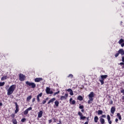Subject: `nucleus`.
Listing matches in <instances>:
<instances>
[{
  "instance_id": "obj_1",
  "label": "nucleus",
  "mask_w": 124,
  "mask_h": 124,
  "mask_svg": "<svg viewBox=\"0 0 124 124\" xmlns=\"http://www.w3.org/2000/svg\"><path fill=\"white\" fill-rule=\"evenodd\" d=\"M16 89V85H12L11 86L7 91V95H11L13 93V92L15 91Z\"/></svg>"
},
{
  "instance_id": "obj_2",
  "label": "nucleus",
  "mask_w": 124,
  "mask_h": 124,
  "mask_svg": "<svg viewBox=\"0 0 124 124\" xmlns=\"http://www.w3.org/2000/svg\"><path fill=\"white\" fill-rule=\"evenodd\" d=\"M26 85H28V86H29V87H31V88H32V89H34V88H35V87H36V85L35 84V83H34L33 82H30L29 81H26Z\"/></svg>"
},
{
  "instance_id": "obj_3",
  "label": "nucleus",
  "mask_w": 124,
  "mask_h": 124,
  "mask_svg": "<svg viewBox=\"0 0 124 124\" xmlns=\"http://www.w3.org/2000/svg\"><path fill=\"white\" fill-rule=\"evenodd\" d=\"M46 92L47 94H53V91H51V89L49 87H46Z\"/></svg>"
},
{
  "instance_id": "obj_4",
  "label": "nucleus",
  "mask_w": 124,
  "mask_h": 124,
  "mask_svg": "<svg viewBox=\"0 0 124 124\" xmlns=\"http://www.w3.org/2000/svg\"><path fill=\"white\" fill-rule=\"evenodd\" d=\"M19 76L20 81H21V82H23V81H24L25 78H26L25 75L22 74H20Z\"/></svg>"
},
{
  "instance_id": "obj_5",
  "label": "nucleus",
  "mask_w": 124,
  "mask_h": 124,
  "mask_svg": "<svg viewBox=\"0 0 124 124\" xmlns=\"http://www.w3.org/2000/svg\"><path fill=\"white\" fill-rule=\"evenodd\" d=\"M15 104L16 105V108L15 113V114H17L18 112H19V106H18V104L17 103V102H15Z\"/></svg>"
},
{
  "instance_id": "obj_6",
  "label": "nucleus",
  "mask_w": 124,
  "mask_h": 124,
  "mask_svg": "<svg viewBox=\"0 0 124 124\" xmlns=\"http://www.w3.org/2000/svg\"><path fill=\"white\" fill-rule=\"evenodd\" d=\"M32 108L31 107H30L28 108H27L26 110H25L24 112V115H28L29 111H31Z\"/></svg>"
},
{
  "instance_id": "obj_7",
  "label": "nucleus",
  "mask_w": 124,
  "mask_h": 124,
  "mask_svg": "<svg viewBox=\"0 0 124 124\" xmlns=\"http://www.w3.org/2000/svg\"><path fill=\"white\" fill-rule=\"evenodd\" d=\"M42 80H43V78H37L34 79L35 82H40V81H42Z\"/></svg>"
},
{
  "instance_id": "obj_8",
  "label": "nucleus",
  "mask_w": 124,
  "mask_h": 124,
  "mask_svg": "<svg viewBox=\"0 0 124 124\" xmlns=\"http://www.w3.org/2000/svg\"><path fill=\"white\" fill-rule=\"evenodd\" d=\"M116 111V108H115V107H112L111 108V109H110V112L111 113L114 115V113H115V111Z\"/></svg>"
},
{
  "instance_id": "obj_9",
  "label": "nucleus",
  "mask_w": 124,
  "mask_h": 124,
  "mask_svg": "<svg viewBox=\"0 0 124 124\" xmlns=\"http://www.w3.org/2000/svg\"><path fill=\"white\" fill-rule=\"evenodd\" d=\"M118 51H119V53L121 54V56H124V49H120Z\"/></svg>"
},
{
  "instance_id": "obj_10",
  "label": "nucleus",
  "mask_w": 124,
  "mask_h": 124,
  "mask_svg": "<svg viewBox=\"0 0 124 124\" xmlns=\"http://www.w3.org/2000/svg\"><path fill=\"white\" fill-rule=\"evenodd\" d=\"M42 115H43V111L42 110H40L38 114V118H41L42 117Z\"/></svg>"
},
{
  "instance_id": "obj_11",
  "label": "nucleus",
  "mask_w": 124,
  "mask_h": 124,
  "mask_svg": "<svg viewBox=\"0 0 124 124\" xmlns=\"http://www.w3.org/2000/svg\"><path fill=\"white\" fill-rule=\"evenodd\" d=\"M108 77V76L107 75L101 76V78L102 80H104L105 79H106V78H107Z\"/></svg>"
},
{
  "instance_id": "obj_12",
  "label": "nucleus",
  "mask_w": 124,
  "mask_h": 124,
  "mask_svg": "<svg viewBox=\"0 0 124 124\" xmlns=\"http://www.w3.org/2000/svg\"><path fill=\"white\" fill-rule=\"evenodd\" d=\"M55 100H56L55 98H52L48 102L47 104H50V103H52L54 102V101H55Z\"/></svg>"
},
{
  "instance_id": "obj_13",
  "label": "nucleus",
  "mask_w": 124,
  "mask_h": 124,
  "mask_svg": "<svg viewBox=\"0 0 124 124\" xmlns=\"http://www.w3.org/2000/svg\"><path fill=\"white\" fill-rule=\"evenodd\" d=\"M100 122L101 124H104L105 123V120H104V119L101 118L100 119Z\"/></svg>"
},
{
  "instance_id": "obj_14",
  "label": "nucleus",
  "mask_w": 124,
  "mask_h": 124,
  "mask_svg": "<svg viewBox=\"0 0 124 124\" xmlns=\"http://www.w3.org/2000/svg\"><path fill=\"white\" fill-rule=\"evenodd\" d=\"M93 101V97H89V100L88 101V103H89V104H90V103H92V101Z\"/></svg>"
},
{
  "instance_id": "obj_15",
  "label": "nucleus",
  "mask_w": 124,
  "mask_h": 124,
  "mask_svg": "<svg viewBox=\"0 0 124 124\" xmlns=\"http://www.w3.org/2000/svg\"><path fill=\"white\" fill-rule=\"evenodd\" d=\"M54 103L56 107H59V104H60V102H59V101L56 100Z\"/></svg>"
},
{
  "instance_id": "obj_16",
  "label": "nucleus",
  "mask_w": 124,
  "mask_h": 124,
  "mask_svg": "<svg viewBox=\"0 0 124 124\" xmlns=\"http://www.w3.org/2000/svg\"><path fill=\"white\" fill-rule=\"evenodd\" d=\"M94 121L95 123H97V122L98 121V117L95 116L94 118Z\"/></svg>"
},
{
  "instance_id": "obj_17",
  "label": "nucleus",
  "mask_w": 124,
  "mask_h": 124,
  "mask_svg": "<svg viewBox=\"0 0 124 124\" xmlns=\"http://www.w3.org/2000/svg\"><path fill=\"white\" fill-rule=\"evenodd\" d=\"M78 99L80 101H81V100H83V97H82V96L79 95L78 97Z\"/></svg>"
},
{
  "instance_id": "obj_18",
  "label": "nucleus",
  "mask_w": 124,
  "mask_h": 124,
  "mask_svg": "<svg viewBox=\"0 0 124 124\" xmlns=\"http://www.w3.org/2000/svg\"><path fill=\"white\" fill-rule=\"evenodd\" d=\"M6 79H7V77L4 76L1 78V81H4V80H6Z\"/></svg>"
},
{
  "instance_id": "obj_19",
  "label": "nucleus",
  "mask_w": 124,
  "mask_h": 124,
  "mask_svg": "<svg viewBox=\"0 0 124 124\" xmlns=\"http://www.w3.org/2000/svg\"><path fill=\"white\" fill-rule=\"evenodd\" d=\"M117 116L118 117V119L120 120V121H121V120H122V116H121V114L117 113Z\"/></svg>"
},
{
  "instance_id": "obj_20",
  "label": "nucleus",
  "mask_w": 124,
  "mask_h": 124,
  "mask_svg": "<svg viewBox=\"0 0 124 124\" xmlns=\"http://www.w3.org/2000/svg\"><path fill=\"white\" fill-rule=\"evenodd\" d=\"M124 39H121L119 40V41L118 42V43H119V44H122V43H124Z\"/></svg>"
},
{
  "instance_id": "obj_21",
  "label": "nucleus",
  "mask_w": 124,
  "mask_h": 124,
  "mask_svg": "<svg viewBox=\"0 0 124 124\" xmlns=\"http://www.w3.org/2000/svg\"><path fill=\"white\" fill-rule=\"evenodd\" d=\"M103 113V111L101 110H99L98 111V115H102Z\"/></svg>"
},
{
  "instance_id": "obj_22",
  "label": "nucleus",
  "mask_w": 124,
  "mask_h": 124,
  "mask_svg": "<svg viewBox=\"0 0 124 124\" xmlns=\"http://www.w3.org/2000/svg\"><path fill=\"white\" fill-rule=\"evenodd\" d=\"M89 97H93V92H91L89 95Z\"/></svg>"
},
{
  "instance_id": "obj_23",
  "label": "nucleus",
  "mask_w": 124,
  "mask_h": 124,
  "mask_svg": "<svg viewBox=\"0 0 124 124\" xmlns=\"http://www.w3.org/2000/svg\"><path fill=\"white\" fill-rule=\"evenodd\" d=\"M60 99L61 100H63L66 99V97L65 96H61Z\"/></svg>"
},
{
  "instance_id": "obj_24",
  "label": "nucleus",
  "mask_w": 124,
  "mask_h": 124,
  "mask_svg": "<svg viewBox=\"0 0 124 124\" xmlns=\"http://www.w3.org/2000/svg\"><path fill=\"white\" fill-rule=\"evenodd\" d=\"M31 95H30L29 96H28L27 98V101H30L31 99Z\"/></svg>"
},
{
  "instance_id": "obj_25",
  "label": "nucleus",
  "mask_w": 124,
  "mask_h": 124,
  "mask_svg": "<svg viewBox=\"0 0 124 124\" xmlns=\"http://www.w3.org/2000/svg\"><path fill=\"white\" fill-rule=\"evenodd\" d=\"M100 82H101V85H103L104 84V80L103 79H99Z\"/></svg>"
},
{
  "instance_id": "obj_26",
  "label": "nucleus",
  "mask_w": 124,
  "mask_h": 124,
  "mask_svg": "<svg viewBox=\"0 0 124 124\" xmlns=\"http://www.w3.org/2000/svg\"><path fill=\"white\" fill-rule=\"evenodd\" d=\"M13 123L14 124H17V121L16 120V119L13 120Z\"/></svg>"
},
{
  "instance_id": "obj_27",
  "label": "nucleus",
  "mask_w": 124,
  "mask_h": 124,
  "mask_svg": "<svg viewBox=\"0 0 124 124\" xmlns=\"http://www.w3.org/2000/svg\"><path fill=\"white\" fill-rule=\"evenodd\" d=\"M4 82H0V87H2L3 86H4Z\"/></svg>"
},
{
  "instance_id": "obj_28",
  "label": "nucleus",
  "mask_w": 124,
  "mask_h": 124,
  "mask_svg": "<svg viewBox=\"0 0 124 124\" xmlns=\"http://www.w3.org/2000/svg\"><path fill=\"white\" fill-rule=\"evenodd\" d=\"M86 116H80V120H85V119H86Z\"/></svg>"
},
{
  "instance_id": "obj_29",
  "label": "nucleus",
  "mask_w": 124,
  "mask_h": 124,
  "mask_svg": "<svg viewBox=\"0 0 124 124\" xmlns=\"http://www.w3.org/2000/svg\"><path fill=\"white\" fill-rule=\"evenodd\" d=\"M58 93H60V91H58L57 92L53 94L54 96H55V95H57Z\"/></svg>"
},
{
  "instance_id": "obj_30",
  "label": "nucleus",
  "mask_w": 124,
  "mask_h": 124,
  "mask_svg": "<svg viewBox=\"0 0 124 124\" xmlns=\"http://www.w3.org/2000/svg\"><path fill=\"white\" fill-rule=\"evenodd\" d=\"M119 55H120V53H119V50H118V53H117L115 55V58H117V57H118V56H119Z\"/></svg>"
},
{
  "instance_id": "obj_31",
  "label": "nucleus",
  "mask_w": 124,
  "mask_h": 124,
  "mask_svg": "<svg viewBox=\"0 0 124 124\" xmlns=\"http://www.w3.org/2000/svg\"><path fill=\"white\" fill-rule=\"evenodd\" d=\"M26 118H22V119H21V122H22V123H24V122H26Z\"/></svg>"
},
{
  "instance_id": "obj_32",
  "label": "nucleus",
  "mask_w": 124,
  "mask_h": 124,
  "mask_svg": "<svg viewBox=\"0 0 124 124\" xmlns=\"http://www.w3.org/2000/svg\"><path fill=\"white\" fill-rule=\"evenodd\" d=\"M37 96H38L39 97H41V96H42V93H40L38 94Z\"/></svg>"
},
{
  "instance_id": "obj_33",
  "label": "nucleus",
  "mask_w": 124,
  "mask_h": 124,
  "mask_svg": "<svg viewBox=\"0 0 124 124\" xmlns=\"http://www.w3.org/2000/svg\"><path fill=\"white\" fill-rule=\"evenodd\" d=\"M75 103H76V101L75 100H73L72 101L71 104H72L73 105H74V104H75Z\"/></svg>"
},
{
  "instance_id": "obj_34",
  "label": "nucleus",
  "mask_w": 124,
  "mask_h": 124,
  "mask_svg": "<svg viewBox=\"0 0 124 124\" xmlns=\"http://www.w3.org/2000/svg\"><path fill=\"white\" fill-rule=\"evenodd\" d=\"M107 119H108V121L109 120H111V117H110V115H107Z\"/></svg>"
},
{
  "instance_id": "obj_35",
  "label": "nucleus",
  "mask_w": 124,
  "mask_h": 124,
  "mask_svg": "<svg viewBox=\"0 0 124 124\" xmlns=\"http://www.w3.org/2000/svg\"><path fill=\"white\" fill-rule=\"evenodd\" d=\"M79 109H84V106L81 105L79 107Z\"/></svg>"
},
{
  "instance_id": "obj_36",
  "label": "nucleus",
  "mask_w": 124,
  "mask_h": 124,
  "mask_svg": "<svg viewBox=\"0 0 124 124\" xmlns=\"http://www.w3.org/2000/svg\"><path fill=\"white\" fill-rule=\"evenodd\" d=\"M78 115L79 116H80V117H81V116H82V113H81V112L79 111V112H78Z\"/></svg>"
},
{
  "instance_id": "obj_37",
  "label": "nucleus",
  "mask_w": 124,
  "mask_h": 124,
  "mask_svg": "<svg viewBox=\"0 0 124 124\" xmlns=\"http://www.w3.org/2000/svg\"><path fill=\"white\" fill-rule=\"evenodd\" d=\"M37 99L38 102H39L40 101V99H39V97L38 96H37Z\"/></svg>"
},
{
  "instance_id": "obj_38",
  "label": "nucleus",
  "mask_w": 124,
  "mask_h": 124,
  "mask_svg": "<svg viewBox=\"0 0 124 124\" xmlns=\"http://www.w3.org/2000/svg\"><path fill=\"white\" fill-rule=\"evenodd\" d=\"M67 92H69V93H70V92H72V89H68L67 90Z\"/></svg>"
},
{
  "instance_id": "obj_39",
  "label": "nucleus",
  "mask_w": 124,
  "mask_h": 124,
  "mask_svg": "<svg viewBox=\"0 0 124 124\" xmlns=\"http://www.w3.org/2000/svg\"><path fill=\"white\" fill-rule=\"evenodd\" d=\"M70 95H73V94H74L73 91H72L71 92H70Z\"/></svg>"
},
{
  "instance_id": "obj_40",
  "label": "nucleus",
  "mask_w": 124,
  "mask_h": 124,
  "mask_svg": "<svg viewBox=\"0 0 124 124\" xmlns=\"http://www.w3.org/2000/svg\"><path fill=\"white\" fill-rule=\"evenodd\" d=\"M108 124H112V121L110 120H108Z\"/></svg>"
},
{
  "instance_id": "obj_41",
  "label": "nucleus",
  "mask_w": 124,
  "mask_h": 124,
  "mask_svg": "<svg viewBox=\"0 0 124 124\" xmlns=\"http://www.w3.org/2000/svg\"><path fill=\"white\" fill-rule=\"evenodd\" d=\"M46 103V100H44L43 102H42V104H45V103Z\"/></svg>"
},
{
  "instance_id": "obj_42",
  "label": "nucleus",
  "mask_w": 124,
  "mask_h": 124,
  "mask_svg": "<svg viewBox=\"0 0 124 124\" xmlns=\"http://www.w3.org/2000/svg\"><path fill=\"white\" fill-rule=\"evenodd\" d=\"M68 77H73V75L72 74H70V75H69Z\"/></svg>"
},
{
  "instance_id": "obj_43",
  "label": "nucleus",
  "mask_w": 124,
  "mask_h": 124,
  "mask_svg": "<svg viewBox=\"0 0 124 124\" xmlns=\"http://www.w3.org/2000/svg\"><path fill=\"white\" fill-rule=\"evenodd\" d=\"M121 93H123V94H124V90L123 89L122 90H121Z\"/></svg>"
},
{
  "instance_id": "obj_44",
  "label": "nucleus",
  "mask_w": 124,
  "mask_h": 124,
  "mask_svg": "<svg viewBox=\"0 0 124 124\" xmlns=\"http://www.w3.org/2000/svg\"><path fill=\"white\" fill-rule=\"evenodd\" d=\"M102 118H106V115H102Z\"/></svg>"
},
{
  "instance_id": "obj_45",
  "label": "nucleus",
  "mask_w": 124,
  "mask_h": 124,
  "mask_svg": "<svg viewBox=\"0 0 124 124\" xmlns=\"http://www.w3.org/2000/svg\"><path fill=\"white\" fill-rule=\"evenodd\" d=\"M64 96H65L66 98L68 96V94H65Z\"/></svg>"
},
{
  "instance_id": "obj_46",
  "label": "nucleus",
  "mask_w": 124,
  "mask_h": 124,
  "mask_svg": "<svg viewBox=\"0 0 124 124\" xmlns=\"http://www.w3.org/2000/svg\"><path fill=\"white\" fill-rule=\"evenodd\" d=\"M118 121H119V119H118V118H116V119H115V122H116V123H118Z\"/></svg>"
},
{
  "instance_id": "obj_47",
  "label": "nucleus",
  "mask_w": 124,
  "mask_h": 124,
  "mask_svg": "<svg viewBox=\"0 0 124 124\" xmlns=\"http://www.w3.org/2000/svg\"><path fill=\"white\" fill-rule=\"evenodd\" d=\"M11 117H13V118H14L15 117V115H14V114H12L11 115Z\"/></svg>"
},
{
  "instance_id": "obj_48",
  "label": "nucleus",
  "mask_w": 124,
  "mask_h": 124,
  "mask_svg": "<svg viewBox=\"0 0 124 124\" xmlns=\"http://www.w3.org/2000/svg\"><path fill=\"white\" fill-rule=\"evenodd\" d=\"M109 103L110 105L113 104V101L111 100Z\"/></svg>"
},
{
  "instance_id": "obj_49",
  "label": "nucleus",
  "mask_w": 124,
  "mask_h": 124,
  "mask_svg": "<svg viewBox=\"0 0 124 124\" xmlns=\"http://www.w3.org/2000/svg\"><path fill=\"white\" fill-rule=\"evenodd\" d=\"M122 62H124V57H122Z\"/></svg>"
},
{
  "instance_id": "obj_50",
  "label": "nucleus",
  "mask_w": 124,
  "mask_h": 124,
  "mask_svg": "<svg viewBox=\"0 0 124 124\" xmlns=\"http://www.w3.org/2000/svg\"><path fill=\"white\" fill-rule=\"evenodd\" d=\"M124 43L121 44V46L124 47Z\"/></svg>"
},
{
  "instance_id": "obj_51",
  "label": "nucleus",
  "mask_w": 124,
  "mask_h": 124,
  "mask_svg": "<svg viewBox=\"0 0 124 124\" xmlns=\"http://www.w3.org/2000/svg\"><path fill=\"white\" fill-rule=\"evenodd\" d=\"M34 101H35V98H33L32 99V102H34Z\"/></svg>"
},
{
  "instance_id": "obj_52",
  "label": "nucleus",
  "mask_w": 124,
  "mask_h": 124,
  "mask_svg": "<svg viewBox=\"0 0 124 124\" xmlns=\"http://www.w3.org/2000/svg\"><path fill=\"white\" fill-rule=\"evenodd\" d=\"M48 122L49 124H51L52 123V120H49Z\"/></svg>"
},
{
  "instance_id": "obj_53",
  "label": "nucleus",
  "mask_w": 124,
  "mask_h": 124,
  "mask_svg": "<svg viewBox=\"0 0 124 124\" xmlns=\"http://www.w3.org/2000/svg\"><path fill=\"white\" fill-rule=\"evenodd\" d=\"M72 98H71L70 99V102H71V101H72Z\"/></svg>"
},
{
  "instance_id": "obj_54",
  "label": "nucleus",
  "mask_w": 124,
  "mask_h": 124,
  "mask_svg": "<svg viewBox=\"0 0 124 124\" xmlns=\"http://www.w3.org/2000/svg\"><path fill=\"white\" fill-rule=\"evenodd\" d=\"M84 109L82 108V109L81 110V112H82V113H84Z\"/></svg>"
},
{
  "instance_id": "obj_55",
  "label": "nucleus",
  "mask_w": 124,
  "mask_h": 124,
  "mask_svg": "<svg viewBox=\"0 0 124 124\" xmlns=\"http://www.w3.org/2000/svg\"><path fill=\"white\" fill-rule=\"evenodd\" d=\"M89 124V122H85L84 124Z\"/></svg>"
},
{
  "instance_id": "obj_56",
  "label": "nucleus",
  "mask_w": 124,
  "mask_h": 124,
  "mask_svg": "<svg viewBox=\"0 0 124 124\" xmlns=\"http://www.w3.org/2000/svg\"><path fill=\"white\" fill-rule=\"evenodd\" d=\"M0 106H2V103H0Z\"/></svg>"
},
{
  "instance_id": "obj_57",
  "label": "nucleus",
  "mask_w": 124,
  "mask_h": 124,
  "mask_svg": "<svg viewBox=\"0 0 124 124\" xmlns=\"http://www.w3.org/2000/svg\"><path fill=\"white\" fill-rule=\"evenodd\" d=\"M122 99H124V96L122 97Z\"/></svg>"
},
{
  "instance_id": "obj_58",
  "label": "nucleus",
  "mask_w": 124,
  "mask_h": 124,
  "mask_svg": "<svg viewBox=\"0 0 124 124\" xmlns=\"http://www.w3.org/2000/svg\"><path fill=\"white\" fill-rule=\"evenodd\" d=\"M46 100H48V98H46Z\"/></svg>"
},
{
  "instance_id": "obj_59",
  "label": "nucleus",
  "mask_w": 124,
  "mask_h": 124,
  "mask_svg": "<svg viewBox=\"0 0 124 124\" xmlns=\"http://www.w3.org/2000/svg\"><path fill=\"white\" fill-rule=\"evenodd\" d=\"M121 25H122V24H123V21L121 22Z\"/></svg>"
},
{
  "instance_id": "obj_60",
  "label": "nucleus",
  "mask_w": 124,
  "mask_h": 124,
  "mask_svg": "<svg viewBox=\"0 0 124 124\" xmlns=\"http://www.w3.org/2000/svg\"><path fill=\"white\" fill-rule=\"evenodd\" d=\"M59 122L60 123H62V121H61V120L59 121Z\"/></svg>"
},
{
  "instance_id": "obj_61",
  "label": "nucleus",
  "mask_w": 124,
  "mask_h": 124,
  "mask_svg": "<svg viewBox=\"0 0 124 124\" xmlns=\"http://www.w3.org/2000/svg\"><path fill=\"white\" fill-rule=\"evenodd\" d=\"M122 67H123V68H124V65H123V66Z\"/></svg>"
}]
</instances>
